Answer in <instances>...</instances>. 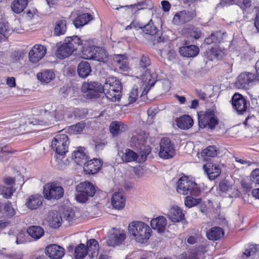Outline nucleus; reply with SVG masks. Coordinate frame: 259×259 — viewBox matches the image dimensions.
Wrapping results in <instances>:
<instances>
[{"label":"nucleus","mask_w":259,"mask_h":259,"mask_svg":"<svg viewBox=\"0 0 259 259\" xmlns=\"http://www.w3.org/2000/svg\"><path fill=\"white\" fill-rule=\"evenodd\" d=\"M128 230L133 238L141 243L147 242L151 236V229L147 224L141 221H133L130 223Z\"/></svg>","instance_id":"nucleus-1"},{"label":"nucleus","mask_w":259,"mask_h":259,"mask_svg":"<svg viewBox=\"0 0 259 259\" xmlns=\"http://www.w3.org/2000/svg\"><path fill=\"white\" fill-rule=\"evenodd\" d=\"M121 90L120 81L113 76L108 77L103 85V93L112 102L118 101L120 99Z\"/></svg>","instance_id":"nucleus-2"},{"label":"nucleus","mask_w":259,"mask_h":259,"mask_svg":"<svg viewBox=\"0 0 259 259\" xmlns=\"http://www.w3.org/2000/svg\"><path fill=\"white\" fill-rule=\"evenodd\" d=\"M177 191L181 194L198 196L201 191L198 185L186 176L181 177L177 183Z\"/></svg>","instance_id":"nucleus-3"},{"label":"nucleus","mask_w":259,"mask_h":259,"mask_svg":"<svg viewBox=\"0 0 259 259\" xmlns=\"http://www.w3.org/2000/svg\"><path fill=\"white\" fill-rule=\"evenodd\" d=\"M62 111L57 112H52L47 113L44 115H41L38 118L29 119L27 123L36 126H50L54 124L55 122L60 120L63 118Z\"/></svg>","instance_id":"nucleus-4"},{"label":"nucleus","mask_w":259,"mask_h":259,"mask_svg":"<svg viewBox=\"0 0 259 259\" xmlns=\"http://www.w3.org/2000/svg\"><path fill=\"white\" fill-rule=\"evenodd\" d=\"M69 141L65 134L56 135L52 141V148L58 155L64 156L68 152Z\"/></svg>","instance_id":"nucleus-5"},{"label":"nucleus","mask_w":259,"mask_h":259,"mask_svg":"<svg viewBox=\"0 0 259 259\" xmlns=\"http://www.w3.org/2000/svg\"><path fill=\"white\" fill-rule=\"evenodd\" d=\"M199 125L201 128L208 127L213 129L218 124L219 121L214 115L212 109H207L205 112L198 116Z\"/></svg>","instance_id":"nucleus-6"},{"label":"nucleus","mask_w":259,"mask_h":259,"mask_svg":"<svg viewBox=\"0 0 259 259\" xmlns=\"http://www.w3.org/2000/svg\"><path fill=\"white\" fill-rule=\"evenodd\" d=\"M44 195L46 199H59L64 195V189L56 183H49L44 187Z\"/></svg>","instance_id":"nucleus-7"},{"label":"nucleus","mask_w":259,"mask_h":259,"mask_svg":"<svg viewBox=\"0 0 259 259\" xmlns=\"http://www.w3.org/2000/svg\"><path fill=\"white\" fill-rule=\"evenodd\" d=\"M147 137L146 133L141 130L134 132L130 141V147L138 151L145 149V145Z\"/></svg>","instance_id":"nucleus-8"},{"label":"nucleus","mask_w":259,"mask_h":259,"mask_svg":"<svg viewBox=\"0 0 259 259\" xmlns=\"http://www.w3.org/2000/svg\"><path fill=\"white\" fill-rule=\"evenodd\" d=\"M175 149L170 140L168 138H163L160 142L159 156L162 158L168 159L173 156Z\"/></svg>","instance_id":"nucleus-9"},{"label":"nucleus","mask_w":259,"mask_h":259,"mask_svg":"<svg viewBox=\"0 0 259 259\" xmlns=\"http://www.w3.org/2000/svg\"><path fill=\"white\" fill-rule=\"evenodd\" d=\"M232 104L234 109L239 113L245 112L248 107L246 99L241 94L236 93L232 98Z\"/></svg>","instance_id":"nucleus-10"},{"label":"nucleus","mask_w":259,"mask_h":259,"mask_svg":"<svg viewBox=\"0 0 259 259\" xmlns=\"http://www.w3.org/2000/svg\"><path fill=\"white\" fill-rule=\"evenodd\" d=\"M46 51V48L44 46L40 45H34L28 54L30 61L33 63L38 62L45 56Z\"/></svg>","instance_id":"nucleus-11"},{"label":"nucleus","mask_w":259,"mask_h":259,"mask_svg":"<svg viewBox=\"0 0 259 259\" xmlns=\"http://www.w3.org/2000/svg\"><path fill=\"white\" fill-rule=\"evenodd\" d=\"M61 214L62 216L63 224L65 226H68L79 217L80 212L76 209L66 208L62 210Z\"/></svg>","instance_id":"nucleus-12"},{"label":"nucleus","mask_w":259,"mask_h":259,"mask_svg":"<svg viewBox=\"0 0 259 259\" xmlns=\"http://www.w3.org/2000/svg\"><path fill=\"white\" fill-rule=\"evenodd\" d=\"M254 78V75L251 73H241L237 77L236 85L239 89H247Z\"/></svg>","instance_id":"nucleus-13"},{"label":"nucleus","mask_w":259,"mask_h":259,"mask_svg":"<svg viewBox=\"0 0 259 259\" xmlns=\"http://www.w3.org/2000/svg\"><path fill=\"white\" fill-rule=\"evenodd\" d=\"M47 255L52 259H60L65 253L64 249L56 244H51L48 246L45 249Z\"/></svg>","instance_id":"nucleus-14"},{"label":"nucleus","mask_w":259,"mask_h":259,"mask_svg":"<svg viewBox=\"0 0 259 259\" xmlns=\"http://www.w3.org/2000/svg\"><path fill=\"white\" fill-rule=\"evenodd\" d=\"M83 92H89L92 96H96L98 93H103V85L98 82H84L81 87Z\"/></svg>","instance_id":"nucleus-15"},{"label":"nucleus","mask_w":259,"mask_h":259,"mask_svg":"<svg viewBox=\"0 0 259 259\" xmlns=\"http://www.w3.org/2000/svg\"><path fill=\"white\" fill-rule=\"evenodd\" d=\"M195 16L194 12L180 11L176 14L172 21L175 24L179 25L191 21Z\"/></svg>","instance_id":"nucleus-16"},{"label":"nucleus","mask_w":259,"mask_h":259,"mask_svg":"<svg viewBox=\"0 0 259 259\" xmlns=\"http://www.w3.org/2000/svg\"><path fill=\"white\" fill-rule=\"evenodd\" d=\"M168 218L172 222H182L184 223L185 214L182 210L178 206H172L169 209L167 214Z\"/></svg>","instance_id":"nucleus-17"},{"label":"nucleus","mask_w":259,"mask_h":259,"mask_svg":"<svg viewBox=\"0 0 259 259\" xmlns=\"http://www.w3.org/2000/svg\"><path fill=\"white\" fill-rule=\"evenodd\" d=\"M126 238V234L124 231L115 230L111 235L108 244L111 246H115L122 244Z\"/></svg>","instance_id":"nucleus-18"},{"label":"nucleus","mask_w":259,"mask_h":259,"mask_svg":"<svg viewBox=\"0 0 259 259\" xmlns=\"http://www.w3.org/2000/svg\"><path fill=\"white\" fill-rule=\"evenodd\" d=\"M141 28L144 32L146 34L151 35H155L158 32V29L155 26L153 25V23L151 20L149 21L148 24L142 26L141 25L137 26L135 25V22H132L129 25L125 27L126 30H130L132 28Z\"/></svg>","instance_id":"nucleus-19"},{"label":"nucleus","mask_w":259,"mask_h":259,"mask_svg":"<svg viewBox=\"0 0 259 259\" xmlns=\"http://www.w3.org/2000/svg\"><path fill=\"white\" fill-rule=\"evenodd\" d=\"M102 166L101 161L94 158L84 163L83 169L86 174L93 175L97 173Z\"/></svg>","instance_id":"nucleus-20"},{"label":"nucleus","mask_w":259,"mask_h":259,"mask_svg":"<svg viewBox=\"0 0 259 259\" xmlns=\"http://www.w3.org/2000/svg\"><path fill=\"white\" fill-rule=\"evenodd\" d=\"M75 50L76 49L65 41L58 48L56 52V55L58 58L63 59L70 56Z\"/></svg>","instance_id":"nucleus-21"},{"label":"nucleus","mask_w":259,"mask_h":259,"mask_svg":"<svg viewBox=\"0 0 259 259\" xmlns=\"http://www.w3.org/2000/svg\"><path fill=\"white\" fill-rule=\"evenodd\" d=\"M44 198L39 194H34L30 196L26 199L25 205L31 210L36 209L41 206Z\"/></svg>","instance_id":"nucleus-22"},{"label":"nucleus","mask_w":259,"mask_h":259,"mask_svg":"<svg viewBox=\"0 0 259 259\" xmlns=\"http://www.w3.org/2000/svg\"><path fill=\"white\" fill-rule=\"evenodd\" d=\"M165 45L162 47V44H159V47H161L160 49V55L161 57L167 58L168 60H171L175 58L176 53L172 47L170 46V42L169 41H166L165 42Z\"/></svg>","instance_id":"nucleus-23"},{"label":"nucleus","mask_w":259,"mask_h":259,"mask_svg":"<svg viewBox=\"0 0 259 259\" xmlns=\"http://www.w3.org/2000/svg\"><path fill=\"white\" fill-rule=\"evenodd\" d=\"M203 167L209 179L211 180H213L219 177L221 172L219 165L215 164L207 163L204 164Z\"/></svg>","instance_id":"nucleus-24"},{"label":"nucleus","mask_w":259,"mask_h":259,"mask_svg":"<svg viewBox=\"0 0 259 259\" xmlns=\"http://www.w3.org/2000/svg\"><path fill=\"white\" fill-rule=\"evenodd\" d=\"M76 190H78L80 192L84 193L91 197H93L96 192V189L94 186L91 183L88 181L80 183L76 186Z\"/></svg>","instance_id":"nucleus-25"},{"label":"nucleus","mask_w":259,"mask_h":259,"mask_svg":"<svg viewBox=\"0 0 259 259\" xmlns=\"http://www.w3.org/2000/svg\"><path fill=\"white\" fill-rule=\"evenodd\" d=\"M167 225L166 219L162 216L158 217L152 219L151 226L153 229L156 230L159 233L163 232Z\"/></svg>","instance_id":"nucleus-26"},{"label":"nucleus","mask_w":259,"mask_h":259,"mask_svg":"<svg viewBox=\"0 0 259 259\" xmlns=\"http://www.w3.org/2000/svg\"><path fill=\"white\" fill-rule=\"evenodd\" d=\"M125 198L122 192H115L111 198V204L117 209H121L125 206Z\"/></svg>","instance_id":"nucleus-27"},{"label":"nucleus","mask_w":259,"mask_h":259,"mask_svg":"<svg viewBox=\"0 0 259 259\" xmlns=\"http://www.w3.org/2000/svg\"><path fill=\"white\" fill-rule=\"evenodd\" d=\"M199 48L195 45H190L181 47L179 49L180 54L184 57H194L199 53Z\"/></svg>","instance_id":"nucleus-28"},{"label":"nucleus","mask_w":259,"mask_h":259,"mask_svg":"<svg viewBox=\"0 0 259 259\" xmlns=\"http://www.w3.org/2000/svg\"><path fill=\"white\" fill-rule=\"evenodd\" d=\"M177 125L182 130H188L193 125V120L188 115H184L176 119Z\"/></svg>","instance_id":"nucleus-29"},{"label":"nucleus","mask_w":259,"mask_h":259,"mask_svg":"<svg viewBox=\"0 0 259 259\" xmlns=\"http://www.w3.org/2000/svg\"><path fill=\"white\" fill-rule=\"evenodd\" d=\"M48 222L50 226L53 228H58L63 223L62 216L57 212H50L48 218Z\"/></svg>","instance_id":"nucleus-30"},{"label":"nucleus","mask_w":259,"mask_h":259,"mask_svg":"<svg viewBox=\"0 0 259 259\" xmlns=\"http://www.w3.org/2000/svg\"><path fill=\"white\" fill-rule=\"evenodd\" d=\"M127 130V126L120 121H112L110 125V132L114 136H116L120 133L125 132Z\"/></svg>","instance_id":"nucleus-31"},{"label":"nucleus","mask_w":259,"mask_h":259,"mask_svg":"<svg viewBox=\"0 0 259 259\" xmlns=\"http://www.w3.org/2000/svg\"><path fill=\"white\" fill-rule=\"evenodd\" d=\"M72 157L75 162L79 165L84 163L87 159V156L84 152L83 147H79L77 150H74L72 154Z\"/></svg>","instance_id":"nucleus-32"},{"label":"nucleus","mask_w":259,"mask_h":259,"mask_svg":"<svg viewBox=\"0 0 259 259\" xmlns=\"http://www.w3.org/2000/svg\"><path fill=\"white\" fill-rule=\"evenodd\" d=\"M121 159L125 162H140L138 154L130 149H126L122 153Z\"/></svg>","instance_id":"nucleus-33"},{"label":"nucleus","mask_w":259,"mask_h":259,"mask_svg":"<svg viewBox=\"0 0 259 259\" xmlns=\"http://www.w3.org/2000/svg\"><path fill=\"white\" fill-rule=\"evenodd\" d=\"M114 62L116 65L120 70L126 71L128 67L127 59L125 55L118 54L115 55L113 57Z\"/></svg>","instance_id":"nucleus-34"},{"label":"nucleus","mask_w":259,"mask_h":259,"mask_svg":"<svg viewBox=\"0 0 259 259\" xmlns=\"http://www.w3.org/2000/svg\"><path fill=\"white\" fill-rule=\"evenodd\" d=\"M55 74L51 70H44L37 74V79L42 83H48L55 78Z\"/></svg>","instance_id":"nucleus-35"},{"label":"nucleus","mask_w":259,"mask_h":259,"mask_svg":"<svg viewBox=\"0 0 259 259\" xmlns=\"http://www.w3.org/2000/svg\"><path fill=\"white\" fill-rule=\"evenodd\" d=\"M224 234V231L219 227H213L206 233L207 237L211 240H218L223 236Z\"/></svg>","instance_id":"nucleus-36"},{"label":"nucleus","mask_w":259,"mask_h":259,"mask_svg":"<svg viewBox=\"0 0 259 259\" xmlns=\"http://www.w3.org/2000/svg\"><path fill=\"white\" fill-rule=\"evenodd\" d=\"M86 247L88 254L91 257L94 258L97 256L99 251V244L95 239H90L88 241Z\"/></svg>","instance_id":"nucleus-37"},{"label":"nucleus","mask_w":259,"mask_h":259,"mask_svg":"<svg viewBox=\"0 0 259 259\" xmlns=\"http://www.w3.org/2000/svg\"><path fill=\"white\" fill-rule=\"evenodd\" d=\"M27 233L34 240H37L44 235V230L40 226H32L27 228Z\"/></svg>","instance_id":"nucleus-38"},{"label":"nucleus","mask_w":259,"mask_h":259,"mask_svg":"<svg viewBox=\"0 0 259 259\" xmlns=\"http://www.w3.org/2000/svg\"><path fill=\"white\" fill-rule=\"evenodd\" d=\"M91 71L90 64L87 61H81L78 65L77 72L79 76L81 77H87Z\"/></svg>","instance_id":"nucleus-39"},{"label":"nucleus","mask_w":259,"mask_h":259,"mask_svg":"<svg viewBox=\"0 0 259 259\" xmlns=\"http://www.w3.org/2000/svg\"><path fill=\"white\" fill-rule=\"evenodd\" d=\"M224 53L218 47L212 48L211 50L206 51L205 53V57L209 60H213V59H220L224 56Z\"/></svg>","instance_id":"nucleus-40"},{"label":"nucleus","mask_w":259,"mask_h":259,"mask_svg":"<svg viewBox=\"0 0 259 259\" xmlns=\"http://www.w3.org/2000/svg\"><path fill=\"white\" fill-rule=\"evenodd\" d=\"M92 19L91 15L84 13L78 15L74 20L73 24L76 28H78L87 24Z\"/></svg>","instance_id":"nucleus-41"},{"label":"nucleus","mask_w":259,"mask_h":259,"mask_svg":"<svg viewBox=\"0 0 259 259\" xmlns=\"http://www.w3.org/2000/svg\"><path fill=\"white\" fill-rule=\"evenodd\" d=\"M66 24V20L64 18L58 20L55 26L54 34L57 36L64 34L67 30Z\"/></svg>","instance_id":"nucleus-42"},{"label":"nucleus","mask_w":259,"mask_h":259,"mask_svg":"<svg viewBox=\"0 0 259 259\" xmlns=\"http://www.w3.org/2000/svg\"><path fill=\"white\" fill-rule=\"evenodd\" d=\"M28 0H15L11 5L12 10L16 13H21L27 5Z\"/></svg>","instance_id":"nucleus-43"},{"label":"nucleus","mask_w":259,"mask_h":259,"mask_svg":"<svg viewBox=\"0 0 259 259\" xmlns=\"http://www.w3.org/2000/svg\"><path fill=\"white\" fill-rule=\"evenodd\" d=\"M96 52L94 55V60L105 63L107 61V54L106 51L101 48L96 47Z\"/></svg>","instance_id":"nucleus-44"},{"label":"nucleus","mask_w":259,"mask_h":259,"mask_svg":"<svg viewBox=\"0 0 259 259\" xmlns=\"http://www.w3.org/2000/svg\"><path fill=\"white\" fill-rule=\"evenodd\" d=\"M88 254L86 246L83 244H80L74 249V257L76 259H83Z\"/></svg>","instance_id":"nucleus-45"},{"label":"nucleus","mask_w":259,"mask_h":259,"mask_svg":"<svg viewBox=\"0 0 259 259\" xmlns=\"http://www.w3.org/2000/svg\"><path fill=\"white\" fill-rule=\"evenodd\" d=\"M223 34L221 32L211 33L208 37L205 38V42L207 45H210L213 43L216 44H219L223 39Z\"/></svg>","instance_id":"nucleus-46"},{"label":"nucleus","mask_w":259,"mask_h":259,"mask_svg":"<svg viewBox=\"0 0 259 259\" xmlns=\"http://www.w3.org/2000/svg\"><path fill=\"white\" fill-rule=\"evenodd\" d=\"M97 47L90 46L88 47H83L81 56L83 59L87 60H93L94 55L96 52Z\"/></svg>","instance_id":"nucleus-47"},{"label":"nucleus","mask_w":259,"mask_h":259,"mask_svg":"<svg viewBox=\"0 0 259 259\" xmlns=\"http://www.w3.org/2000/svg\"><path fill=\"white\" fill-rule=\"evenodd\" d=\"M40 116L51 113L52 112H57L62 111V107H58V108L54 107L51 104H46L42 107H40L39 109Z\"/></svg>","instance_id":"nucleus-48"},{"label":"nucleus","mask_w":259,"mask_h":259,"mask_svg":"<svg viewBox=\"0 0 259 259\" xmlns=\"http://www.w3.org/2000/svg\"><path fill=\"white\" fill-rule=\"evenodd\" d=\"M0 212L9 217H12L15 214V210L8 201L5 204L0 203Z\"/></svg>","instance_id":"nucleus-49"},{"label":"nucleus","mask_w":259,"mask_h":259,"mask_svg":"<svg viewBox=\"0 0 259 259\" xmlns=\"http://www.w3.org/2000/svg\"><path fill=\"white\" fill-rule=\"evenodd\" d=\"M68 45L72 46L74 49L76 46H79L82 45V40L77 35H73L72 36H67L65 39Z\"/></svg>","instance_id":"nucleus-50"},{"label":"nucleus","mask_w":259,"mask_h":259,"mask_svg":"<svg viewBox=\"0 0 259 259\" xmlns=\"http://www.w3.org/2000/svg\"><path fill=\"white\" fill-rule=\"evenodd\" d=\"M194 196H187L185 199V205L188 207H192L199 204L201 201V198H195Z\"/></svg>","instance_id":"nucleus-51"},{"label":"nucleus","mask_w":259,"mask_h":259,"mask_svg":"<svg viewBox=\"0 0 259 259\" xmlns=\"http://www.w3.org/2000/svg\"><path fill=\"white\" fill-rule=\"evenodd\" d=\"M12 31V30L8 22H2L0 23V34L3 35L5 37H7L11 33Z\"/></svg>","instance_id":"nucleus-52"},{"label":"nucleus","mask_w":259,"mask_h":259,"mask_svg":"<svg viewBox=\"0 0 259 259\" xmlns=\"http://www.w3.org/2000/svg\"><path fill=\"white\" fill-rule=\"evenodd\" d=\"M201 155L202 156L215 157L217 155V150L215 147L213 146L207 147L201 152Z\"/></svg>","instance_id":"nucleus-53"},{"label":"nucleus","mask_w":259,"mask_h":259,"mask_svg":"<svg viewBox=\"0 0 259 259\" xmlns=\"http://www.w3.org/2000/svg\"><path fill=\"white\" fill-rule=\"evenodd\" d=\"M0 193L5 198H10L13 193V188L0 186Z\"/></svg>","instance_id":"nucleus-54"},{"label":"nucleus","mask_w":259,"mask_h":259,"mask_svg":"<svg viewBox=\"0 0 259 259\" xmlns=\"http://www.w3.org/2000/svg\"><path fill=\"white\" fill-rule=\"evenodd\" d=\"M138 89L137 87H134L130 92L128 96V104H132L135 102L138 97Z\"/></svg>","instance_id":"nucleus-55"},{"label":"nucleus","mask_w":259,"mask_h":259,"mask_svg":"<svg viewBox=\"0 0 259 259\" xmlns=\"http://www.w3.org/2000/svg\"><path fill=\"white\" fill-rule=\"evenodd\" d=\"M76 191V193L75 194V200L79 203H84L86 202L90 197L84 193L80 192L78 190Z\"/></svg>","instance_id":"nucleus-56"},{"label":"nucleus","mask_w":259,"mask_h":259,"mask_svg":"<svg viewBox=\"0 0 259 259\" xmlns=\"http://www.w3.org/2000/svg\"><path fill=\"white\" fill-rule=\"evenodd\" d=\"M28 241V236L24 232L21 231L17 234L16 240L17 244L25 243Z\"/></svg>","instance_id":"nucleus-57"},{"label":"nucleus","mask_w":259,"mask_h":259,"mask_svg":"<svg viewBox=\"0 0 259 259\" xmlns=\"http://www.w3.org/2000/svg\"><path fill=\"white\" fill-rule=\"evenodd\" d=\"M151 64V61L149 57L147 56H142L139 61V66L140 67L145 69L148 67Z\"/></svg>","instance_id":"nucleus-58"},{"label":"nucleus","mask_w":259,"mask_h":259,"mask_svg":"<svg viewBox=\"0 0 259 259\" xmlns=\"http://www.w3.org/2000/svg\"><path fill=\"white\" fill-rule=\"evenodd\" d=\"M250 179L252 183L259 185V168H256L251 172Z\"/></svg>","instance_id":"nucleus-59"},{"label":"nucleus","mask_w":259,"mask_h":259,"mask_svg":"<svg viewBox=\"0 0 259 259\" xmlns=\"http://www.w3.org/2000/svg\"><path fill=\"white\" fill-rule=\"evenodd\" d=\"M219 188L222 192H228L231 188V185L228 181L224 180L220 182Z\"/></svg>","instance_id":"nucleus-60"},{"label":"nucleus","mask_w":259,"mask_h":259,"mask_svg":"<svg viewBox=\"0 0 259 259\" xmlns=\"http://www.w3.org/2000/svg\"><path fill=\"white\" fill-rule=\"evenodd\" d=\"M179 259H198L196 251H191L188 252V254L182 253L180 256Z\"/></svg>","instance_id":"nucleus-61"},{"label":"nucleus","mask_w":259,"mask_h":259,"mask_svg":"<svg viewBox=\"0 0 259 259\" xmlns=\"http://www.w3.org/2000/svg\"><path fill=\"white\" fill-rule=\"evenodd\" d=\"M151 2L150 0H146L138 3L134 5V7H136L138 10H142L147 8L150 6Z\"/></svg>","instance_id":"nucleus-62"},{"label":"nucleus","mask_w":259,"mask_h":259,"mask_svg":"<svg viewBox=\"0 0 259 259\" xmlns=\"http://www.w3.org/2000/svg\"><path fill=\"white\" fill-rule=\"evenodd\" d=\"M257 250V246L255 245H251L249 246V248L246 249L243 252V255L246 257H249L255 254Z\"/></svg>","instance_id":"nucleus-63"},{"label":"nucleus","mask_w":259,"mask_h":259,"mask_svg":"<svg viewBox=\"0 0 259 259\" xmlns=\"http://www.w3.org/2000/svg\"><path fill=\"white\" fill-rule=\"evenodd\" d=\"M84 127V125L82 123H78L75 125H72L71 128L74 133L79 134L81 132Z\"/></svg>","instance_id":"nucleus-64"}]
</instances>
